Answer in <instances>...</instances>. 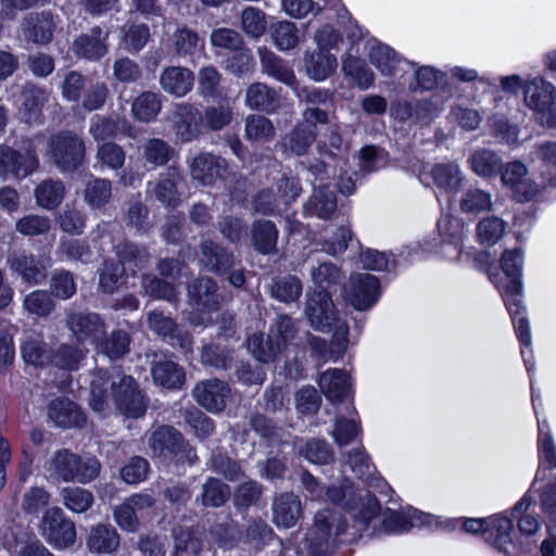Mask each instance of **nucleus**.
<instances>
[{"mask_svg": "<svg viewBox=\"0 0 556 556\" xmlns=\"http://www.w3.org/2000/svg\"><path fill=\"white\" fill-rule=\"evenodd\" d=\"M112 399L117 409L125 416L137 418L144 414L147 401L131 376L122 375L112 379L106 370L93 374L90 383V406L97 413H105Z\"/></svg>", "mask_w": 556, "mask_h": 556, "instance_id": "f257e3e1", "label": "nucleus"}, {"mask_svg": "<svg viewBox=\"0 0 556 556\" xmlns=\"http://www.w3.org/2000/svg\"><path fill=\"white\" fill-rule=\"evenodd\" d=\"M304 314L309 325L321 332H333L332 344L343 353L348 344L349 326L339 317L329 291H308Z\"/></svg>", "mask_w": 556, "mask_h": 556, "instance_id": "f03ea898", "label": "nucleus"}, {"mask_svg": "<svg viewBox=\"0 0 556 556\" xmlns=\"http://www.w3.org/2000/svg\"><path fill=\"white\" fill-rule=\"evenodd\" d=\"M345 529L346 522L339 511L330 508L319 510L315 515L314 525L299 545V551L308 556H326Z\"/></svg>", "mask_w": 556, "mask_h": 556, "instance_id": "7ed1b4c3", "label": "nucleus"}, {"mask_svg": "<svg viewBox=\"0 0 556 556\" xmlns=\"http://www.w3.org/2000/svg\"><path fill=\"white\" fill-rule=\"evenodd\" d=\"M45 469L58 482L88 483L99 476L101 465L94 457L83 458L67 448H62L46 462Z\"/></svg>", "mask_w": 556, "mask_h": 556, "instance_id": "20e7f679", "label": "nucleus"}, {"mask_svg": "<svg viewBox=\"0 0 556 556\" xmlns=\"http://www.w3.org/2000/svg\"><path fill=\"white\" fill-rule=\"evenodd\" d=\"M148 445L154 456L181 464H193L198 457L193 447L181 433L170 426H161L148 439Z\"/></svg>", "mask_w": 556, "mask_h": 556, "instance_id": "39448f33", "label": "nucleus"}, {"mask_svg": "<svg viewBox=\"0 0 556 556\" xmlns=\"http://www.w3.org/2000/svg\"><path fill=\"white\" fill-rule=\"evenodd\" d=\"M48 155L52 164L63 173L76 170L85 161L86 147L83 138L72 131L51 136Z\"/></svg>", "mask_w": 556, "mask_h": 556, "instance_id": "423d86ee", "label": "nucleus"}, {"mask_svg": "<svg viewBox=\"0 0 556 556\" xmlns=\"http://www.w3.org/2000/svg\"><path fill=\"white\" fill-rule=\"evenodd\" d=\"M39 167L37 147L27 140L21 150L8 144H0V177L25 178Z\"/></svg>", "mask_w": 556, "mask_h": 556, "instance_id": "0eeeda50", "label": "nucleus"}, {"mask_svg": "<svg viewBox=\"0 0 556 556\" xmlns=\"http://www.w3.org/2000/svg\"><path fill=\"white\" fill-rule=\"evenodd\" d=\"M39 532L55 548H67L76 541L74 521L58 506L46 509L39 522Z\"/></svg>", "mask_w": 556, "mask_h": 556, "instance_id": "6e6552de", "label": "nucleus"}, {"mask_svg": "<svg viewBox=\"0 0 556 556\" xmlns=\"http://www.w3.org/2000/svg\"><path fill=\"white\" fill-rule=\"evenodd\" d=\"M7 264L24 282L31 286L40 285L47 279L50 266L48 258L25 250L12 252Z\"/></svg>", "mask_w": 556, "mask_h": 556, "instance_id": "1a4fd4ad", "label": "nucleus"}, {"mask_svg": "<svg viewBox=\"0 0 556 556\" xmlns=\"http://www.w3.org/2000/svg\"><path fill=\"white\" fill-rule=\"evenodd\" d=\"M298 98L305 105L301 115L304 121L319 125L330 122V109L333 106V93L330 90L303 87L298 91Z\"/></svg>", "mask_w": 556, "mask_h": 556, "instance_id": "9d476101", "label": "nucleus"}, {"mask_svg": "<svg viewBox=\"0 0 556 556\" xmlns=\"http://www.w3.org/2000/svg\"><path fill=\"white\" fill-rule=\"evenodd\" d=\"M147 323L153 333L167 340L172 346L179 348L185 353L192 352V336L182 330L170 316L154 309L148 314Z\"/></svg>", "mask_w": 556, "mask_h": 556, "instance_id": "9b49d317", "label": "nucleus"}, {"mask_svg": "<svg viewBox=\"0 0 556 556\" xmlns=\"http://www.w3.org/2000/svg\"><path fill=\"white\" fill-rule=\"evenodd\" d=\"M379 292L378 278L371 274L359 273L350 277L345 296L355 309L366 311L377 302Z\"/></svg>", "mask_w": 556, "mask_h": 556, "instance_id": "f8f14e48", "label": "nucleus"}, {"mask_svg": "<svg viewBox=\"0 0 556 556\" xmlns=\"http://www.w3.org/2000/svg\"><path fill=\"white\" fill-rule=\"evenodd\" d=\"M56 28L54 15L50 11L31 12L21 22V30L27 42L46 46L53 39Z\"/></svg>", "mask_w": 556, "mask_h": 556, "instance_id": "ddd939ff", "label": "nucleus"}, {"mask_svg": "<svg viewBox=\"0 0 556 556\" xmlns=\"http://www.w3.org/2000/svg\"><path fill=\"white\" fill-rule=\"evenodd\" d=\"M66 326L79 342L88 341L97 344L106 331L102 317L91 312L68 313Z\"/></svg>", "mask_w": 556, "mask_h": 556, "instance_id": "4468645a", "label": "nucleus"}, {"mask_svg": "<svg viewBox=\"0 0 556 556\" xmlns=\"http://www.w3.org/2000/svg\"><path fill=\"white\" fill-rule=\"evenodd\" d=\"M154 504L155 501L150 494H134L113 508V519L122 530L135 533L140 529L137 511L150 508Z\"/></svg>", "mask_w": 556, "mask_h": 556, "instance_id": "2eb2a0df", "label": "nucleus"}, {"mask_svg": "<svg viewBox=\"0 0 556 556\" xmlns=\"http://www.w3.org/2000/svg\"><path fill=\"white\" fill-rule=\"evenodd\" d=\"M230 387L218 378L199 381L193 388L192 395L197 403L208 412H222L230 396Z\"/></svg>", "mask_w": 556, "mask_h": 556, "instance_id": "dca6fc26", "label": "nucleus"}, {"mask_svg": "<svg viewBox=\"0 0 556 556\" xmlns=\"http://www.w3.org/2000/svg\"><path fill=\"white\" fill-rule=\"evenodd\" d=\"M189 304L201 311H217L223 301L216 281L202 276L193 279L187 287Z\"/></svg>", "mask_w": 556, "mask_h": 556, "instance_id": "f3484780", "label": "nucleus"}, {"mask_svg": "<svg viewBox=\"0 0 556 556\" xmlns=\"http://www.w3.org/2000/svg\"><path fill=\"white\" fill-rule=\"evenodd\" d=\"M173 131L182 143L197 140L204 131L200 111L190 104L179 105L174 113Z\"/></svg>", "mask_w": 556, "mask_h": 556, "instance_id": "a211bd4d", "label": "nucleus"}, {"mask_svg": "<svg viewBox=\"0 0 556 556\" xmlns=\"http://www.w3.org/2000/svg\"><path fill=\"white\" fill-rule=\"evenodd\" d=\"M317 123L306 122L303 118L287 132L281 139L283 153L289 155H305L316 141L318 129Z\"/></svg>", "mask_w": 556, "mask_h": 556, "instance_id": "6ab92c4d", "label": "nucleus"}, {"mask_svg": "<svg viewBox=\"0 0 556 556\" xmlns=\"http://www.w3.org/2000/svg\"><path fill=\"white\" fill-rule=\"evenodd\" d=\"M193 179L204 186H213L224 179L228 173V163L225 159L212 153H200L190 165Z\"/></svg>", "mask_w": 556, "mask_h": 556, "instance_id": "aec40b11", "label": "nucleus"}, {"mask_svg": "<svg viewBox=\"0 0 556 556\" xmlns=\"http://www.w3.org/2000/svg\"><path fill=\"white\" fill-rule=\"evenodd\" d=\"M528 169L519 161L508 163L502 172V181L509 186L519 202L533 199L539 193V185L527 177Z\"/></svg>", "mask_w": 556, "mask_h": 556, "instance_id": "412c9836", "label": "nucleus"}, {"mask_svg": "<svg viewBox=\"0 0 556 556\" xmlns=\"http://www.w3.org/2000/svg\"><path fill=\"white\" fill-rule=\"evenodd\" d=\"M200 252V263L203 268L217 276L226 275L237 263L230 251L212 240L202 241Z\"/></svg>", "mask_w": 556, "mask_h": 556, "instance_id": "4be33fe9", "label": "nucleus"}, {"mask_svg": "<svg viewBox=\"0 0 556 556\" xmlns=\"http://www.w3.org/2000/svg\"><path fill=\"white\" fill-rule=\"evenodd\" d=\"M109 33L96 26L89 33L79 35L72 45V50L77 58L88 61H97L103 58L108 51L106 40Z\"/></svg>", "mask_w": 556, "mask_h": 556, "instance_id": "5701e85b", "label": "nucleus"}, {"mask_svg": "<svg viewBox=\"0 0 556 556\" xmlns=\"http://www.w3.org/2000/svg\"><path fill=\"white\" fill-rule=\"evenodd\" d=\"M555 87L540 77L525 85V103L529 109L536 112L539 116L546 114L553 102H555Z\"/></svg>", "mask_w": 556, "mask_h": 556, "instance_id": "b1692460", "label": "nucleus"}, {"mask_svg": "<svg viewBox=\"0 0 556 556\" xmlns=\"http://www.w3.org/2000/svg\"><path fill=\"white\" fill-rule=\"evenodd\" d=\"M431 516L409 507L404 511L388 509L383 513V527L388 532L401 533L414 527H422L431 523Z\"/></svg>", "mask_w": 556, "mask_h": 556, "instance_id": "393cba45", "label": "nucleus"}, {"mask_svg": "<svg viewBox=\"0 0 556 556\" xmlns=\"http://www.w3.org/2000/svg\"><path fill=\"white\" fill-rule=\"evenodd\" d=\"M151 372L155 383L168 389L180 388L185 381L184 369L163 354L154 353Z\"/></svg>", "mask_w": 556, "mask_h": 556, "instance_id": "a878e982", "label": "nucleus"}, {"mask_svg": "<svg viewBox=\"0 0 556 556\" xmlns=\"http://www.w3.org/2000/svg\"><path fill=\"white\" fill-rule=\"evenodd\" d=\"M302 518V505L299 496L282 493L273 503V520L278 527L292 528Z\"/></svg>", "mask_w": 556, "mask_h": 556, "instance_id": "bb28decb", "label": "nucleus"}, {"mask_svg": "<svg viewBox=\"0 0 556 556\" xmlns=\"http://www.w3.org/2000/svg\"><path fill=\"white\" fill-rule=\"evenodd\" d=\"M244 101L251 110L266 113H274L280 106L278 91L260 81H255L247 88Z\"/></svg>", "mask_w": 556, "mask_h": 556, "instance_id": "cd10ccee", "label": "nucleus"}, {"mask_svg": "<svg viewBox=\"0 0 556 556\" xmlns=\"http://www.w3.org/2000/svg\"><path fill=\"white\" fill-rule=\"evenodd\" d=\"M160 84L164 91L176 96H186L193 87L194 74L182 66H167L163 70Z\"/></svg>", "mask_w": 556, "mask_h": 556, "instance_id": "c85d7f7f", "label": "nucleus"}, {"mask_svg": "<svg viewBox=\"0 0 556 556\" xmlns=\"http://www.w3.org/2000/svg\"><path fill=\"white\" fill-rule=\"evenodd\" d=\"M49 417L59 427H84L85 415L80 407L68 399H56L49 405Z\"/></svg>", "mask_w": 556, "mask_h": 556, "instance_id": "c756f323", "label": "nucleus"}, {"mask_svg": "<svg viewBox=\"0 0 556 556\" xmlns=\"http://www.w3.org/2000/svg\"><path fill=\"white\" fill-rule=\"evenodd\" d=\"M121 544V536L117 530L105 523H98L90 529L87 538V546L90 552L101 554L115 553Z\"/></svg>", "mask_w": 556, "mask_h": 556, "instance_id": "7c9ffc66", "label": "nucleus"}, {"mask_svg": "<svg viewBox=\"0 0 556 556\" xmlns=\"http://www.w3.org/2000/svg\"><path fill=\"white\" fill-rule=\"evenodd\" d=\"M337 195L328 186H319L313 190L308 200L304 203V213L329 219L337 211Z\"/></svg>", "mask_w": 556, "mask_h": 556, "instance_id": "2f4dec72", "label": "nucleus"}, {"mask_svg": "<svg viewBox=\"0 0 556 556\" xmlns=\"http://www.w3.org/2000/svg\"><path fill=\"white\" fill-rule=\"evenodd\" d=\"M182 182V176L176 167H169L161 174L154 184L152 192L156 200L166 206L175 207L180 202L178 186Z\"/></svg>", "mask_w": 556, "mask_h": 556, "instance_id": "473e14b6", "label": "nucleus"}, {"mask_svg": "<svg viewBox=\"0 0 556 556\" xmlns=\"http://www.w3.org/2000/svg\"><path fill=\"white\" fill-rule=\"evenodd\" d=\"M319 388L331 402L343 401L349 396L351 383L348 374L342 369H328L320 375Z\"/></svg>", "mask_w": 556, "mask_h": 556, "instance_id": "72a5a7b5", "label": "nucleus"}, {"mask_svg": "<svg viewBox=\"0 0 556 556\" xmlns=\"http://www.w3.org/2000/svg\"><path fill=\"white\" fill-rule=\"evenodd\" d=\"M267 289L271 299L291 304L301 298L303 283L295 275L277 276L271 279Z\"/></svg>", "mask_w": 556, "mask_h": 556, "instance_id": "f704fd0d", "label": "nucleus"}, {"mask_svg": "<svg viewBox=\"0 0 556 556\" xmlns=\"http://www.w3.org/2000/svg\"><path fill=\"white\" fill-rule=\"evenodd\" d=\"M262 72L278 81L293 86L296 81L293 70L289 64L266 48L258 49Z\"/></svg>", "mask_w": 556, "mask_h": 556, "instance_id": "c9c22d12", "label": "nucleus"}, {"mask_svg": "<svg viewBox=\"0 0 556 556\" xmlns=\"http://www.w3.org/2000/svg\"><path fill=\"white\" fill-rule=\"evenodd\" d=\"M252 247L262 254H270L276 251L278 229L267 219H257L251 226Z\"/></svg>", "mask_w": 556, "mask_h": 556, "instance_id": "e433bc0d", "label": "nucleus"}, {"mask_svg": "<svg viewBox=\"0 0 556 556\" xmlns=\"http://www.w3.org/2000/svg\"><path fill=\"white\" fill-rule=\"evenodd\" d=\"M304 64L307 75L316 81L325 80L336 71L338 65L334 55L318 50L313 53H306Z\"/></svg>", "mask_w": 556, "mask_h": 556, "instance_id": "4c0bfd02", "label": "nucleus"}, {"mask_svg": "<svg viewBox=\"0 0 556 556\" xmlns=\"http://www.w3.org/2000/svg\"><path fill=\"white\" fill-rule=\"evenodd\" d=\"M346 464L368 486L379 488L384 483L374 475L375 467L363 447L350 451L346 454Z\"/></svg>", "mask_w": 556, "mask_h": 556, "instance_id": "58836bf2", "label": "nucleus"}, {"mask_svg": "<svg viewBox=\"0 0 556 556\" xmlns=\"http://www.w3.org/2000/svg\"><path fill=\"white\" fill-rule=\"evenodd\" d=\"M244 135L253 143H265L274 139L276 127L266 116L250 114L245 118Z\"/></svg>", "mask_w": 556, "mask_h": 556, "instance_id": "ea45409f", "label": "nucleus"}, {"mask_svg": "<svg viewBox=\"0 0 556 556\" xmlns=\"http://www.w3.org/2000/svg\"><path fill=\"white\" fill-rule=\"evenodd\" d=\"M204 130L220 131L229 126L233 119V109L229 103L208 105L200 112Z\"/></svg>", "mask_w": 556, "mask_h": 556, "instance_id": "a19ab883", "label": "nucleus"}, {"mask_svg": "<svg viewBox=\"0 0 556 556\" xmlns=\"http://www.w3.org/2000/svg\"><path fill=\"white\" fill-rule=\"evenodd\" d=\"M112 199V182L105 178H92L84 190L85 202L93 210L104 208Z\"/></svg>", "mask_w": 556, "mask_h": 556, "instance_id": "79ce46f5", "label": "nucleus"}, {"mask_svg": "<svg viewBox=\"0 0 556 556\" xmlns=\"http://www.w3.org/2000/svg\"><path fill=\"white\" fill-rule=\"evenodd\" d=\"M65 187L61 180L46 179L35 189L37 204L46 210L56 208L63 201Z\"/></svg>", "mask_w": 556, "mask_h": 556, "instance_id": "37998d69", "label": "nucleus"}, {"mask_svg": "<svg viewBox=\"0 0 556 556\" xmlns=\"http://www.w3.org/2000/svg\"><path fill=\"white\" fill-rule=\"evenodd\" d=\"M116 255L119 260V265L125 267L130 266L132 274L137 269H142L147 266L150 261V254L144 248H140L129 241H123L115 247Z\"/></svg>", "mask_w": 556, "mask_h": 556, "instance_id": "c03bdc74", "label": "nucleus"}, {"mask_svg": "<svg viewBox=\"0 0 556 556\" xmlns=\"http://www.w3.org/2000/svg\"><path fill=\"white\" fill-rule=\"evenodd\" d=\"M162 102L157 93L144 91L132 102V115L140 122H151L160 113Z\"/></svg>", "mask_w": 556, "mask_h": 556, "instance_id": "a18cd8bd", "label": "nucleus"}, {"mask_svg": "<svg viewBox=\"0 0 556 556\" xmlns=\"http://www.w3.org/2000/svg\"><path fill=\"white\" fill-rule=\"evenodd\" d=\"M269 35L276 47L281 51H288L296 47L299 42V29L293 22L279 21L269 26Z\"/></svg>", "mask_w": 556, "mask_h": 556, "instance_id": "49530a36", "label": "nucleus"}, {"mask_svg": "<svg viewBox=\"0 0 556 556\" xmlns=\"http://www.w3.org/2000/svg\"><path fill=\"white\" fill-rule=\"evenodd\" d=\"M248 350L250 353L262 363H269L282 352L281 343H276L271 340L270 336L264 339L262 333H254L248 340Z\"/></svg>", "mask_w": 556, "mask_h": 556, "instance_id": "de8ad7c7", "label": "nucleus"}, {"mask_svg": "<svg viewBox=\"0 0 556 556\" xmlns=\"http://www.w3.org/2000/svg\"><path fill=\"white\" fill-rule=\"evenodd\" d=\"M130 341V336L127 331L114 330L102 341L99 340L97 345L99 351L110 359H118L129 352Z\"/></svg>", "mask_w": 556, "mask_h": 556, "instance_id": "09e8293b", "label": "nucleus"}, {"mask_svg": "<svg viewBox=\"0 0 556 556\" xmlns=\"http://www.w3.org/2000/svg\"><path fill=\"white\" fill-rule=\"evenodd\" d=\"M342 71L345 76L352 78L356 85L365 90L374 85L375 75L370 68L367 67L365 61L349 55L342 61Z\"/></svg>", "mask_w": 556, "mask_h": 556, "instance_id": "8fccbe9b", "label": "nucleus"}, {"mask_svg": "<svg viewBox=\"0 0 556 556\" xmlns=\"http://www.w3.org/2000/svg\"><path fill=\"white\" fill-rule=\"evenodd\" d=\"M230 496L229 486L220 479L211 477L202 486L201 504L204 507H220Z\"/></svg>", "mask_w": 556, "mask_h": 556, "instance_id": "3c124183", "label": "nucleus"}, {"mask_svg": "<svg viewBox=\"0 0 556 556\" xmlns=\"http://www.w3.org/2000/svg\"><path fill=\"white\" fill-rule=\"evenodd\" d=\"M23 308L30 315L48 317L55 309V302L47 290H34L25 295Z\"/></svg>", "mask_w": 556, "mask_h": 556, "instance_id": "603ef678", "label": "nucleus"}, {"mask_svg": "<svg viewBox=\"0 0 556 556\" xmlns=\"http://www.w3.org/2000/svg\"><path fill=\"white\" fill-rule=\"evenodd\" d=\"M470 162L473 172L482 177L495 176L502 169L501 157L494 151L488 149L475 151Z\"/></svg>", "mask_w": 556, "mask_h": 556, "instance_id": "864d4df0", "label": "nucleus"}, {"mask_svg": "<svg viewBox=\"0 0 556 556\" xmlns=\"http://www.w3.org/2000/svg\"><path fill=\"white\" fill-rule=\"evenodd\" d=\"M311 277L315 286L320 289L319 291H328L332 286L341 283L344 276L336 264L323 262L312 267Z\"/></svg>", "mask_w": 556, "mask_h": 556, "instance_id": "5fc2aeb1", "label": "nucleus"}, {"mask_svg": "<svg viewBox=\"0 0 556 556\" xmlns=\"http://www.w3.org/2000/svg\"><path fill=\"white\" fill-rule=\"evenodd\" d=\"M61 497L63 505L76 514L87 511L93 504L92 493L79 486L63 488Z\"/></svg>", "mask_w": 556, "mask_h": 556, "instance_id": "6e6d98bb", "label": "nucleus"}, {"mask_svg": "<svg viewBox=\"0 0 556 556\" xmlns=\"http://www.w3.org/2000/svg\"><path fill=\"white\" fill-rule=\"evenodd\" d=\"M170 41L178 56H188L195 53L201 43V38L195 30L181 26L174 31Z\"/></svg>", "mask_w": 556, "mask_h": 556, "instance_id": "4d7b16f0", "label": "nucleus"}, {"mask_svg": "<svg viewBox=\"0 0 556 556\" xmlns=\"http://www.w3.org/2000/svg\"><path fill=\"white\" fill-rule=\"evenodd\" d=\"M434 184L446 191H457L462 184V175L458 165L454 163L438 164L432 168Z\"/></svg>", "mask_w": 556, "mask_h": 556, "instance_id": "13d9d810", "label": "nucleus"}, {"mask_svg": "<svg viewBox=\"0 0 556 556\" xmlns=\"http://www.w3.org/2000/svg\"><path fill=\"white\" fill-rule=\"evenodd\" d=\"M460 210L466 214L477 215L492 208L491 194L479 188L468 189L459 201Z\"/></svg>", "mask_w": 556, "mask_h": 556, "instance_id": "bf43d9fd", "label": "nucleus"}, {"mask_svg": "<svg viewBox=\"0 0 556 556\" xmlns=\"http://www.w3.org/2000/svg\"><path fill=\"white\" fill-rule=\"evenodd\" d=\"M213 48L219 51H238L244 47L243 37L235 29L220 27L213 29L210 35Z\"/></svg>", "mask_w": 556, "mask_h": 556, "instance_id": "052dcab7", "label": "nucleus"}, {"mask_svg": "<svg viewBox=\"0 0 556 556\" xmlns=\"http://www.w3.org/2000/svg\"><path fill=\"white\" fill-rule=\"evenodd\" d=\"M141 285L144 293L151 298L167 302H175L177 300L178 292L175 286L159 277L144 275Z\"/></svg>", "mask_w": 556, "mask_h": 556, "instance_id": "680f3d73", "label": "nucleus"}, {"mask_svg": "<svg viewBox=\"0 0 556 556\" xmlns=\"http://www.w3.org/2000/svg\"><path fill=\"white\" fill-rule=\"evenodd\" d=\"M175 155V150L164 140L151 138L143 144V157L154 166H163Z\"/></svg>", "mask_w": 556, "mask_h": 556, "instance_id": "e2e57ef3", "label": "nucleus"}, {"mask_svg": "<svg viewBox=\"0 0 556 556\" xmlns=\"http://www.w3.org/2000/svg\"><path fill=\"white\" fill-rule=\"evenodd\" d=\"M370 63L377 67L382 75L391 76L399 62L396 52L387 45H376L369 53Z\"/></svg>", "mask_w": 556, "mask_h": 556, "instance_id": "0e129e2a", "label": "nucleus"}, {"mask_svg": "<svg viewBox=\"0 0 556 556\" xmlns=\"http://www.w3.org/2000/svg\"><path fill=\"white\" fill-rule=\"evenodd\" d=\"M488 520V532L491 534L494 532L495 538L492 544L502 552L507 553L506 545L511 543L510 532L513 530V521L505 516H492L486 518Z\"/></svg>", "mask_w": 556, "mask_h": 556, "instance_id": "69168bd1", "label": "nucleus"}, {"mask_svg": "<svg viewBox=\"0 0 556 556\" xmlns=\"http://www.w3.org/2000/svg\"><path fill=\"white\" fill-rule=\"evenodd\" d=\"M263 494L262 485L254 480L244 481L233 491V504L239 510L255 505Z\"/></svg>", "mask_w": 556, "mask_h": 556, "instance_id": "338daca9", "label": "nucleus"}, {"mask_svg": "<svg viewBox=\"0 0 556 556\" xmlns=\"http://www.w3.org/2000/svg\"><path fill=\"white\" fill-rule=\"evenodd\" d=\"M505 233V223L495 216L481 219L477 225L479 241L485 245H494Z\"/></svg>", "mask_w": 556, "mask_h": 556, "instance_id": "774afa93", "label": "nucleus"}]
</instances>
